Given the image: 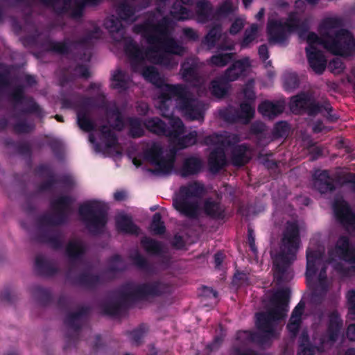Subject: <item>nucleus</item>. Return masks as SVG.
I'll return each mask as SVG.
<instances>
[{
    "instance_id": "1",
    "label": "nucleus",
    "mask_w": 355,
    "mask_h": 355,
    "mask_svg": "<svg viewBox=\"0 0 355 355\" xmlns=\"http://www.w3.org/2000/svg\"><path fill=\"white\" fill-rule=\"evenodd\" d=\"M171 19L164 17L157 24L149 20L133 27L134 33L141 34L150 47L144 50L130 37L124 38V51L132 61V67L144 62L150 53L163 51L169 55H182L184 48L175 38L169 36Z\"/></svg>"
},
{
    "instance_id": "2",
    "label": "nucleus",
    "mask_w": 355,
    "mask_h": 355,
    "mask_svg": "<svg viewBox=\"0 0 355 355\" xmlns=\"http://www.w3.org/2000/svg\"><path fill=\"white\" fill-rule=\"evenodd\" d=\"M324 252L315 250H306V279L309 287L313 289L311 302L320 304L324 300L328 290L327 265L334 262L336 258L350 263H355V248L347 236H340L334 248L329 250L327 261H323Z\"/></svg>"
},
{
    "instance_id": "3",
    "label": "nucleus",
    "mask_w": 355,
    "mask_h": 355,
    "mask_svg": "<svg viewBox=\"0 0 355 355\" xmlns=\"http://www.w3.org/2000/svg\"><path fill=\"white\" fill-rule=\"evenodd\" d=\"M300 244V229L297 224L288 223L283 233L280 251L272 256L274 277L278 284L288 282L293 277L291 266L296 259Z\"/></svg>"
},
{
    "instance_id": "4",
    "label": "nucleus",
    "mask_w": 355,
    "mask_h": 355,
    "mask_svg": "<svg viewBox=\"0 0 355 355\" xmlns=\"http://www.w3.org/2000/svg\"><path fill=\"white\" fill-rule=\"evenodd\" d=\"M290 295L291 291L288 288L277 291L270 299L272 307L255 313V326L259 331L277 338L276 329L279 322L287 315Z\"/></svg>"
},
{
    "instance_id": "5",
    "label": "nucleus",
    "mask_w": 355,
    "mask_h": 355,
    "mask_svg": "<svg viewBox=\"0 0 355 355\" xmlns=\"http://www.w3.org/2000/svg\"><path fill=\"white\" fill-rule=\"evenodd\" d=\"M66 254L69 259L70 266L65 277L71 285L87 290L95 289L101 283V277L98 274L92 273L89 268L82 270L78 274L73 275V269L76 262L81 261L86 253L85 245L79 241H70L66 245Z\"/></svg>"
},
{
    "instance_id": "6",
    "label": "nucleus",
    "mask_w": 355,
    "mask_h": 355,
    "mask_svg": "<svg viewBox=\"0 0 355 355\" xmlns=\"http://www.w3.org/2000/svg\"><path fill=\"white\" fill-rule=\"evenodd\" d=\"M319 37L315 33H309L306 38L309 49L314 44H322L327 51L336 55L348 57L355 53V39L350 31L341 28L334 34L320 33Z\"/></svg>"
},
{
    "instance_id": "7",
    "label": "nucleus",
    "mask_w": 355,
    "mask_h": 355,
    "mask_svg": "<svg viewBox=\"0 0 355 355\" xmlns=\"http://www.w3.org/2000/svg\"><path fill=\"white\" fill-rule=\"evenodd\" d=\"M171 291L170 285L160 279H154L140 284L129 282L119 288L121 299L124 302L145 301L162 297Z\"/></svg>"
},
{
    "instance_id": "8",
    "label": "nucleus",
    "mask_w": 355,
    "mask_h": 355,
    "mask_svg": "<svg viewBox=\"0 0 355 355\" xmlns=\"http://www.w3.org/2000/svg\"><path fill=\"white\" fill-rule=\"evenodd\" d=\"M310 28L308 19H301L295 12L289 13L286 21L280 19H269L266 33L270 44H284L288 40V34L297 32L300 35L309 32Z\"/></svg>"
},
{
    "instance_id": "9",
    "label": "nucleus",
    "mask_w": 355,
    "mask_h": 355,
    "mask_svg": "<svg viewBox=\"0 0 355 355\" xmlns=\"http://www.w3.org/2000/svg\"><path fill=\"white\" fill-rule=\"evenodd\" d=\"M78 214L86 228L92 234L103 233L107 223V207L102 201L92 200L78 207Z\"/></svg>"
},
{
    "instance_id": "10",
    "label": "nucleus",
    "mask_w": 355,
    "mask_h": 355,
    "mask_svg": "<svg viewBox=\"0 0 355 355\" xmlns=\"http://www.w3.org/2000/svg\"><path fill=\"white\" fill-rule=\"evenodd\" d=\"M170 101L175 98L181 112L191 121H202L205 117V105L202 102L193 97L188 87L182 84L169 86Z\"/></svg>"
},
{
    "instance_id": "11",
    "label": "nucleus",
    "mask_w": 355,
    "mask_h": 355,
    "mask_svg": "<svg viewBox=\"0 0 355 355\" xmlns=\"http://www.w3.org/2000/svg\"><path fill=\"white\" fill-rule=\"evenodd\" d=\"M39 231L35 240L40 243L47 244L54 250H60L63 247L62 233L59 230L52 228L66 224L61 220L55 212L54 214H44L37 220Z\"/></svg>"
},
{
    "instance_id": "12",
    "label": "nucleus",
    "mask_w": 355,
    "mask_h": 355,
    "mask_svg": "<svg viewBox=\"0 0 355 355\" xmlns=\"http://www.w3.org/2000/svg\"><path fill=\"white\" fill-rule=\"evenodd\" d=\"M289 107L293 113H305L310 116H315L322 110L331 115V112L333 111V107L328 100L320 103L309 92H300L292 96L290 99Z\"/></svg>"
},
{
    "instance_id": "13",
    "label": "nucleus",
    "mask_w": 355,
    "mask_h": 355,
    "mask_svg": "<svg viewBox=\"0 0 355 355\" xmlns=\"http://www.w3.org/2000/svg\"><path fill=\"white\" fill-rule=\"evenodd\" d=\"M90 312L88 306H81L76 312L69 313L64 320V324L67 327L65 334V345L64 349L75 347L79 340L80 329L86 321Z\"/></svg>"
},
{
    "instance_id": "14",
    "label": "nucleus",
    "mask_w": 355,
    "mask_h": 355,
    "mask_svg": "<svg viewBox=\"0 0 355 355\" xmlns=\"http://www.w3.org/2000/svg\"><path fill=\"white\" fill-rule=\"evenodd\" d=\"M144 158L151 164L157 167L150 170L155 175H166L172 171L175 157L170 155L167 158L164 156V150L162 146L157 143H153L152 146L144 152Z\"/></svg>"
},
{
    "instance_id": "15",
    "label": "nucleus",
    "mask_w": 355,
    "mask_h": 355,
    "mask_svg": "<svg viewBox=\"0 0 355 355\" xmlns=\"http://www.w3.org/2000/svg\"><path fill=\"white\" fill-rule=\"evenodd\" d=\"M10 97L14 103L15 107L21 104L26 105L25 107L13 114L14 118L18 119L21 115L29 114H35L40 119H42L44 116L42 109L35 102V99L31 96H26L25 95V88L24 85H17L10 94Z\"/></svg>"
},
{
    "instance_id": "16",
    "label": "nucleus",
    "mask_w": 355,
    "mask_h": 355,
    "mask_svg": "<svg viewBox=\"0 0 355 355\" xmlns=\"http://www.w3.org/2000/svg\"><path fill=\"white\" fill-rule=\"evenodd\" d=\"M142 76L148 82L151 83L156 87L160 89L158 96L159 99L160 110H168L167 103L170 101V93L168 92L169 86H176L165 83L164 79L161 77L158 70L153 66L145 67L142 70Z\"/></svg>"
},
{
    "instance_id": "17",
    "label": "nucleus",
    "mask_w": 355,
    "mask_h": 355,
    "mask_svg": "<svg viewBox=\"0 0 355 355\" xmlns=\"http://www.w3.org/2000/svg\"><path fill=\"white\" fill-rule=\"evenodd\" d=\"M336 219L348 231L355 232V214L344 200H336L333 205Z\"/></svg>"
},
{
    "instance_id": "18",
    "label": "nucleus",
    "mask_w": 355,
    "mask_h": 355,
    "mask_svg": "<svg viewBox=\"0 0 355 355\" xmlns=\"http://www.w3.org/2000/svg\"><path fill=\"white\" fill-rule=\"evenodd\" d=\"M343 320L337 310H334L328 315V322L325 334L321 338V343H334L338 339Z\"/></svg>"
},
{
    "instance_id": "19",
    "label": "nucleus",
    "mask_w": 355,
    "mask_h": 355,
    "mask_svg": "<svg viewBox=\"0 0 355 355\" xmlns=\"http://www.w3.org/2000/svg\"><path fill=\"white\" fill-rule=\"evenodd\" d=\"M173 206L180 214L190 219L199 216V204L197 200L189 199L179 194L173 200Z\"/></svg>"
},
{
    "instance_id": "20",
    "label": "nucleus",
    "mask_w": 355,
    "mask_h": 355,
    "mask_svg": "<svg viewBox=\"0 0 355 355\" xmlns=\"http://www.w3.org/2000/svg\"><path fill=\"white\" fill-rule=\"evenodd\" d=\"M254 113L255 110L252 103L243 101L241 103L239 109L235 110L233 112L224 111L220 112V115L227 121H241L244 124H248L254 117Z\"/></svg>"
},
{
    "instance_id": "21",
    "label": "nucleus",
    "mask_w": 355,
    "mask_h": 355,
    "mask_svg": "<svg viewBox=\"0 0 355 355\" xmlns=\"http://www.w3.org/2000/svg\"><path fill=\"white\" fill-rule=\"evenodd\" d=\"M75 198L69 195H61L50 202L51 209L56 213L61 220L67 223L73 212Z\"/></svg>"
},
{
    "instance_id": "22",
    "label": "nucleus",
    "mask_w": 355,
    "mask_h": 355,
    "mask_svg": "<svg viewBox=\"0 0 355 355\" xmlns=\"http://www.w3.org/2000/svg\"><path fill=\"white\" fill-rule=\"evenodd\" d=\"M202 210L206 216L214 220H223L226 216L225 207L210 198L204 201Z\"/></svg>"
},
{
    "instance_id": "23",
    "label": "nucleus",
    "mask_w": 355,
    "mask_h": 355,
    "mask_svg": "<svg viewBox=\"0 0 355 355\" xmlns=\"http://www.w3.org/2000/svg\"><path fill=\"white\" fill-rule=\"evenodd\" d=\"M308 62L317 74H322L327 66V60L322 51L315 46H311V49L306 48Z\"/></svg>"
},
{
    "instance_id": "24",
    "label": "nucleus",
    "mask_w": 355,
    "mask_h": 355,
    "mask_svg": "<svg viewBox=\"0 0 355 355\" xmlns=\"http://www.w3.org/2000/svg\"><path fill=\"white\" fill-rule=\"evenodd\" d=\"M140 1L122 0L116 7V13L121 20L127 21L134 17L136 12L147 7H141Z\"/></svg>"
},
{
    "instance_id": "25",
    "label": "nucleus",
    "mask_w": 355,
    "mask_h": 355,
    "mask_svg": "<svg viewBox=\"0 0 355 355\" xmlns=\"http://www.w3.org/2000/svg\"><path fill=\"white\" fill-rule=\"evenodd\" d=\"M250 66L248 58L236 60L225 71L223 76L231 82L235 81L244 74Z\"/></svg>"
},
{
    "instance_id": "26",
    "label": "nucleus",
    "mask_w": 355,
    "mask_h": 355,
    "mask_svg": "<svg viewBox=\"0 0 355 355\" xmlns=\"http://www.w3.org/2000/svg\"><path fill=\"white\" fill-rule=\"evenodd\" d=\"M35 268L37 273L43 277H53L58 272V268L51 260L40 254L36 256Z\"/></svg>"
},
{
    "instance_id": "27",
    "label": "nucleus",
    "mask_w": 355,
    "mask_h": 355,
    "mask_svg": "<svg viewBox=\"0 0 355 355\" xmlns=\"http://www.w3.org/2000/svg\"><path fill=\"white\" fill-rule=\"evenodd\" d=\"M106 116L107 118V123L110 124V128L113 130L121 132L125 127V120L124 116L116 105L107 109Z\"/></svg>"
},
{
    "instance_id": "28",
    "label": "nucleus",
    "mask_w": 355,
    "mask_h": 355,
    "mask_svg": "<svg viewBox=\"0 0 355 355\" xmlns=\"http://www.w3.org/2000/svg\"><path fill=\"white\" fill-rule=\"evenodd\" d=\"M203 162L199 157L190 156L186 158L182 165L180 173L183 178L198 174L202 168Z\"/></svg>"
},
{
    "instance_id": "29",
    "label": "nucleus",
    "mask_w": 355,
    "mask_h": 355,
    "mask_svg": "<svg viewBox=\"0 0 355 355\" xmlns=\"http://www.w3.org/2000/svg\"><path fill=\"white\" fill-rule=\"evenodd\" d=\"M205 192L206 189L202 183L198 181H193L189 182L186 185L181 186L178 194L189 199H198L200 198Z\"/></svg>"
},
{
    "instance_id": "30",
    "label": "nucleus",
    "mask_w": 355,
    "mask_h": 355,
    "mask_svg": "<svg viewBox=\"0 0 355 355\" xmlns=\"http://www.w3.org/2000/svg\"><path fill=\"white\" fill-rule=\"evenodd\" d=\"M48 179L41 184H40L37 187V191L39 193H42L44 191H50L53 189L55 184L61 183L68 187H71L73 184V181L71 177L69 175H64L60 177V178H56L54 173H51L48 176Z\"/></svg>"
},
{
    "instance_id": "31",
    "label": "nucleus",
    "mask_w": 355,
    "mask_h": 355,
    "mask_svg": "<svg viewBox=\"0 0 355 355\" xmlns=\"http://www.w3.org/2000/svg\"><path fill=\"white\" fill-rule=\"evenodd\" d=\"M208 164L209 171L212 173H218L226 165L224 150L221 148L214 149L209 154Z\"/></svg>"
},
{
    "instance_id": "32",
    "label": "nucleus",
    "mask_w": 355,
    "mask_h": 355,
    "mask_svg": "<svg viewBox=\"0 0 355 355\" xmlns=\"http://www.w3.org/2000/svg\"><path fill=\"white\" fill-rule=\"evenodd\" d=\"M314 186L321 193H327L336 189L334 182L327 170L322 171L318 175H315Z\"/></svg>"
},
{
    "instance_id": "33",
    "label": "nucleus",
    "mask_w": 355,
    "mask_h": 355,
    "mask_svg": "<svg viewBox=\"0 0 355 355\" xmlns=\"http://www.w3.org/2000/svg\"><path fill=\"white\" fill-rule=\"evenodd\" d=\"M75 44V42L69 38L64 39L62 42H56L51 40H46L43 43L44 48L47 51L54 52L61 55L69 53L71 47Z\"/></svg>"
},
{
    "instance_id": "34",
    "label": "nucleus",
    "mask_w": 355,
    "mask_h": 355,
    "mask_svg": "<svg viewBox=\"0 0 355 355\" xmlns=\"http://www.w3.org/2000/svg\"><path fill=\"white\" fill-rule=\"evenodd\" d=\"M284 106L279 102L263 101L258 106V112L263 116L273 119L284 112Z\"/></svg>"
},
{
    "instance_id": "35",
    "label": "nucleus",
    "mask_w": 355,
    "mask_h": 355,
    "mask_svg": "<svg viewBox=\"0 0 355 355\" xmlns=\"http://www.w3.org/2000/svg\"><path fill=\"white\" fill-rule=\"evenodd\" d=\"M116 227L120 232L132 235H138L140 231L139 227L132 221V217L128 215L116 217Z\"/></svg>"
},
{
    "instance_id": "36",
    "label": "nucleus",
    "mask_w": 355,
    "mask_h": 355,
    "mask_svg": "<svg viewBox=\"0 0 355 355\" xmlns=\"http://www.w3.org/2000/svg\"><path fill=\"white\" fill-rule=\"evenodd\" d=\"M251 157L247 144H242L235 146L232 151V162L236 166H243L248 164Z\"/></svg>"
},
{
    "instance_id": "37",
    "label": "nucleus",
    "mask_w": 355,
    "mask_h": 355,
    "mask_svg": "<svg viewBox=\"0 0 355 355\" xmlns=\"http://www.w3.org/2000/svg\"><path fill=\"white\" fill-rule=\"evenodd\" d=\"M180 73L186 82H197L199 80L198 64L193 60H187L181 64Z\"/></svg>"
},
{
    "instance_id": "38",
    "label": "nucleus",
    "mask_w": 355,
    "mask_h": 355,
    "mask_svg": "<svg viewBox=\"0 0 355 355\" xmlns=\"http://www.w3.org/2000/svg\"><path fill=\"white\" fill-rule=\"evenodd\" d=\"M103 0H76L74 2L73 7L70 3V9L65 15H69L72 19H80L83 17L85 7H92L99 5ZM64 15V14L63 15Z\"/></svg>"
},
{
    "instance_id": "39",
    "label": "nucleus",
    "mask_w": 355,
    "mask_h": 355,
    "mask_svg": "<svg viewBox=\"0 0 355 355\" xmlns=\"http://www.w3.org/2000/svg\"><path fill=\"white\" fill-rule=\"evenodd\" d=\"M230 83L231 81L223 75L214 78L210 84L211 94L219 98H224L230 88Z\"/></svg>"
},
{
    "instance_id": "40",
    "label": "nucleus",
    "mask_w": 355,
    "mask_h": 355,
    "mask_svg": "<svg viewBox=\"0 0 355 355\" xmlns=\"http://www.w3.org/2000/svg\"><path fill=\"white\" fill-rule=\"evenodd\" d=\"M140 243L148 254L162 257L164 254V246L159 241L148 236H144L141 239Z\"/></svg>"
},
{
    "instance_id": "41",
    "label": "nucleus",
    "mask_w": 355,
    "mask_h": 355,
    "mask_svg": "<svg viewBox=\"0 0 355 355\" xmlns=\"http://www.w3.org/2000/svg\"><path fill=\"white\" fill-rule=\"evenodd\" d=\"M77 123L85 132H89L96 130V123L90 117L89 110L82 105L77 111Z\"/></svg>"
},
{
    "instance_id": "42",
    "label": "nucleus",
    "mask_w": 355,
    "mask_h": 355,
    "mask_svg": "<svg viewBox=\"0 0 355 355\" xmlns=\"http://www.w3.org/2000/svg\"><path fill=\"white\" fill-rule=\"evenodd\" d=\"M80 105L88 110L89 108L105 110L106 112L107 109L110 108L108 107L106 96L103 93H98L92 97H83Z\"/></svg>"
},
{
    "instance_id": "43",
    "label": "nucleus",
    "mask_w": 355,
    "mask_h": 355,
    "mask_svg": "<svg viewBox=\"0 0 355 355\" xmlns=\"http://www.w3.org/2000/svg\"><path fill=\"white\" fill-rule=\"evenodd\" d=\"M119 300L114 302H107L101 306L103 313L105 315L118 317L120 316L125 308V305L130 302H124L120 297L119 289L117 291Z\"/></svg>"
},
{
    "instance_id": "44",
    "label": "nucleus",
    "mask_w": 355,
    "mask_h": 355,
    "mask_svg": "<svg viewBox=\"0 0 355 355\" xmlns=\"http://www.w3.org/2000/svg\"><path fill=\"white\" fill-rule=\"evenodd\" d=\"M196 15L199 21L205 23L215 18L214 8L211 3L205 0L196 3Z\"/></svg>"
},
{
    "instance_id": "45",
    "label": "nucleus",
    "mask_w": 355,
    "mask_h": 355,
    "mask_svg": "<svg viewBox=\"0 0 355 355\" xmlns=\"http://www.w3.org/2000/svg\"><path fill=\"white\" fill-rule=\"evenodd\" d=\"M185 127L179 117L172 116L169 119L168 124L166 125L165 137L178 139L184 132Z\"/></svg>"
},
{
    "instance_id": "46",
    "label": "nucleus",
    "mask_w": 355,
    "mask_h": 355,
    "mask_svg": "<svg viewBox=\"0 0 355 355\" xmlns=\"http://www.w3.org/2000/svg\"><path fill=\"white\" fill-rule=\"evenodd\" d=\"M126 121L129 125L128 135L133 139L142 137L145 134L144 125L141 119L128 116Z\"/></svg>"
},
{
    "instance_id": "47",
    "label": "nucleus",
    "mask_w": 355,
    "mask_h": 355,
    "mask_svg": "<svg viewBox=\"0 0 355 355\" xmlns=\"http://www.w3.org/2000/svg\"><path fill=\"white\" fill-rule=\"evenodd\" d=\"M31 293L42 306H47L52 302L53 298L50 290L40 285L33 286Z\"/></svg>"
},
{
    "instance_id": "48",
    "label": "nucleus",
    "mask_w": 355,
    "mask_h": 355,
    "mask_svg": "<svg viewBox=\"0 0 355 355\" xmlns=\"http://www.w3.org/2000/svg\"><path fill=\"white\" fill-rule=\"evenodd\" d=\"M144 125L148 131L159 136H165L166 123L159 117L147 119Z\"/></svg>"
},
{
    "instance_id": "49",
    "label": "nucleus",
    "mask_w": 355,
    "mask_h": 355,
    "mask_svg": "<svg viewBox=\"0 0 355 355\" xmlns=\"http://www.w3.org/2000/svg\"><path fill=\"white\" fill-rule=\"evenodd\" d=\"M112 81V87L113 89L125 91L128 88L129 77L126 72L118 69L111 78Z\"/></svg>"
},
{
    "instance_id": "50",
    "label": "nucleus",
    "mask_w": 355,
    "mask_h": 355,
    "mask_svg": "<svg viewBox=\"0 0 355 355\" xmlns=\"http://www.w3.org/2000/svg\"><path fill=\"white\" fill-rule=\"evenodd\" d=\"M99 131L105 140L107 148H113L118 144V138L116 135L112 131V129L107 125H102L99 127Z\"/></svg>"
},
{
    "instance_id": "51",
    "label": "nucleus",
    "mask_w": 355,
    "mask_h": 355,
    "mask_svg": "<svg viewBox=\"0 0 355 355\" xmlns=\"http://www.w3.org/2000/svg\"><path fill=\"white\" fill-rule=\"evenodd\" d=\"M130 259L132 260L134 266L138 269L150 274L153 272V266L138 251H137L134 254L130 255Z\"/></svg>"
},
{
    "instance_id": "52",
    "label": "nucleus",
    "mask_w": 355,
    "mask_h": 355,
    "mask_svg": "<svg viewBox=\"0 0 355 355\" xmlns=\"http://www.w3.org/2000/svg\"><path fill=\"white\" fill-rule=\"evenodd\" d=\"M104 26L111 35L114 33L119 34L123 38V26L120 18L116 17L114 15L107 18L105 21Z\"/></svg>"
},
{
    "instance_id": "53",
    "label": "nucleus",
    "mask_w": 355,
    "mask_h": 355,
    "mask_svg": "<svg viewBox=\"0 0 355 355\" xmlns=\"http://www.w3.org/2000/svg\"><path fill=\"white\" fill-rule=\"evenodd\" d=\"M4 144L6 146L13 147L21 155L31 156L32 148L28 142H16L12 139L7 138L5 139Z\"/></svg>"
},
{
    "instance_id": "54",
    "label": "nucleus",
    "mask_w": 355,
    "mask_h": 355,
    "mask_svg": "<svg viewBox=\"0 0 355 355\" xmlns=\"http://www.w3.org/2000/svg\"><path fill=\"white\" fill-rule=\"evenodd\" d=\"M258 33V25L252 24L250 28H246L244 32L243 37L241 41L240 46L241 49H247L257 39Z\"/></svg>"
},
{
    "instance_id": "55",
    "label": "nucleus",
    "mask_w": 355,
    "mask_h": 355,
    "mask_svg": "<svg viewBox=\"0 0 355 355\" xmlns=\"http://www.w3.org/2000/svg\"><path fill=\"white\" fill-rule=\"evenodd\" d=\"M171 16L177 21H184L190 18V10L181 5L180 3L175 2L170 11Z\"/></svg>"
},
{
    "instance_id": "56",
    "label": "nucleus",
    "mask_w": 355,
    "mask_h": 355,
    "mask_svg": "<svg viewBox=\"0 0 355 355\" xmlns=\"http://www.w3.org/2000/svg\"><path fill=\"white\" fill-rule=\"evenodd\" d=\"M233 57L232 53H218L211 56L208 62L213 67H223L232 60Z\"/></svg>"
},
{
    "instance_id": "57",
    "label": "nucleus",
    "mask_w": 355,
    "mask_h": 355,
    "mask_svg": "<svg viewBox=\"0 0 355 355\" xmlns=\"http://www.w3.org/2000/svg\"><path fill=\"white\" fill-rule=\"evenodd\" d=\"M297 355H315V347L311 343L307 334L301 336Z\"/></svg>"
},
{
    "instance_id": "58",
    "label": "nucleus",
    "mask_w": 355,
    "mask_h": 355,
    "mask_svg": "<svg viewBox=\"0 0 355 355\" xmlns=\"http://www.w3.org/2000/svg\"><path fill=\"white\" fill-rule=\"evenodd\" d=\"M341 26V20L335 17H327L324 19L319 24L318 31L320 33H330L334 34L336 31L332 32V29Z\"/></svg>"
},
{
    "instance_id": "59",
    "label": "nucleus",
    "mask_w": 355,
    "mask_h": 355,
    "mask_svg": "<svg viewBox=\"0 0 355 355\" xmlns=\"http://www.w3.org/2000/svg\"><path fill=\"white\" fill-rule=\"evenodd\" d=\"M150 230L154 235H162L166 232V226L162 220L160 213H155L153 216L150 223Z\"/></svg>"
},
{
    "instance_id": "60",
    "label": "nucleus",
    "mask_w": 355,
    "mask_h": 355,
    "mask_svg": "<svg viewBox=\"0 0 355 355\" xmlns=\"http://www.w3.org/2000/svg\"><path fill=\"white\" fill-rule=\"evenodd\" d=\"M221 35V28L220 26H213L207 33L204 39V43L209 47L215 46Z\"/></svg>"
},
{
    "instance_id": "61",
    "label": "nucleus",
    "mask_w": 355,
    "mask_h": 355,
    "mask_svg": "<svg viewBox=\"0 0 355 355\" xmlns=\"http://www.w3.org/2000/svg\"><path fill=\"white\" fill-rule=\"evenodd\" d=\"M147 330V326L144 324H141L132 331H128L127 334L130 336L132 344L138 346L141 344V340Z\"/></svg>"
},
{
    "instance_id": "62",
    "label": "nucleus",
    "mask_w": 355,
    "mask_h": 355,
    "mask_svg": "<svg viewBox=\"0 0 355 355\" xmlns=\"http://www.w3.org/2000/svg\"><path fill=\"white\" fill-rule=\"evenodd\" d=\"M234 12L232 0H224L214 11L215 18L226 17Z\"/></svg>"
},
{
    "instance_id": "63",
    "label": "nucleus",
    "mask_w": 355,
    "mask_h": 355,
    "mask_svg": "<svg viewBox=\"0 0 355 355\" xmlns=\"http://www.w3.org/2000/svg\"><path fill=\"white\" fill-rule=\"evenodd\" d=\"M197 137L198 133L196 130L191 131L186 135L178 138V146L181 149L193 146L197 143Z\"/></svg>"
},
{
    "instance_id": "64",
    "label": "nucleus",
    "mask_w": 355,
    "mask_h": 355,
    "mask_svg": "<svg viewBox=\"0 0 355 355\" xmlns=\"http://www.w3.org/2000/svg\"><path fill=\"white\" fill-rule=\"evenodd\" d=\"M300 85V79L296 73H286L284 76V86L286 91L291 92Z\"/></svg>"
}]
</instances>
